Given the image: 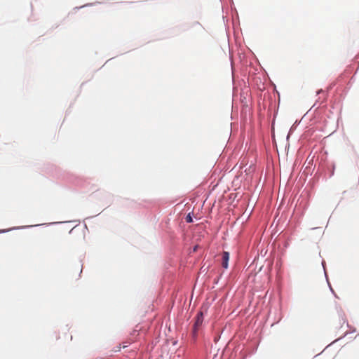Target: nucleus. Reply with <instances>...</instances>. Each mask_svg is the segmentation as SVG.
<instances>
[{
	"instance_id": "f257e3e1",
	"label": "nucleus",
	"mask_w": 359,
	"mask_h": 359,
	"mask_svg": "<svg viewBox=\"0 0 359 359\" xmlns=\"http://www.w3.org/2000/svg\"><path fill=\"white\" fill-rule=\"evenodd\" d=\"M203 321V312L200 311L196 316V320L193 327L194 334H196L200 326L202 325Z\"/></svg>"
},
{
	"instance_id": "f03ea898",
	"label": "nucleus",
	"mask_w": 359,
	"mask_h": 359,
	"mask_svg": "<svg viewBox=\"0 0 359 359\" xmlns=\"http://www.w3.org/2000/svg\"><path fill=\"white\" fill-rule=\"evenodd\" d=\"M229 260V253L228 252H223L222 255V266L224 269L228 268V263Z\"/></svg>"
},
{
	"instance_id": "7ed1b4c3",
	"label": "nucleus",
	"mask_w": 359,
	"mask_h": 359,
	"mask_svg": "<svg viewBox=\"0 0 359 359\" xmlns=\"http://www.w3.org/2000/svg\"><path fill=\"white\" fill-rule=\"evenodd\" d=\"M186 222H192V218L190 216V215H188L186 217Z\"/></svg>"
},
{
	"instance_id": "20e7f679",
	"label": "nucleus",
	"mask_w": 359,
	"mask_h": 359,
	"mask_svg": "<svg viewBox=\"0 0 359 359\" xmlns=\"http://www.w3.org/2000/svg\"><path fill=\"white\" fill-rule=\"evenodd\" d=\"M126 347H127V345H123V348H126Z\"/></svg>"
}]
</instances>
